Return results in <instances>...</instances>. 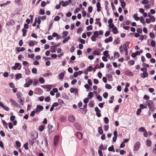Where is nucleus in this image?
I'll use <instances>...</instances> for the list:
<instances>
[{
    "label": "nucleus",
    "instance_id": "obj_1",
    "mask_svg": "<svg viewBox=\"0 0 156 156\" xmlns=\"http://www.w3.org/2000/svg\"><path fill=\"white\" fill-rule=\"evenodd\" d=\"M146 103L151 112L153 111L156 109V108L154 105V102L152 100H148L146 101Z\"/></svg>",
    "mask_w": 156,
    "mask_h": 156
},
{
    "label": "nucleus",
    "instance_id": "obj_2",
    "mask_svg": "<svg viewBox=\"0 0 156 156\" xmlns=\"http://www.w3.org/2000/svg\"><path fill=\"white\" fill-rule=\"evenodd\" d=\"M34 137L33 138H32V140H31L29 142L30 145V146H32L34 144V140L36 139L38 137V133L37 132H35L34 133Z\"/></svg>",
    "mask_w": 156,
    "mask_h": 156
},
{
    "label": "nucleus",
    "instance_id": "obj_3",
    "mask_svg": "<svg viewBox=\"0 0 156 156\" xmlns=\"http://www.w3.org/2000/svg\"><path fill=\"white\" fill-rule=\"evenodd\" d=\"M43 109V107L40 105H37L36 108L35 109L36 114H38Z\"/></svg>",
    "mask_w": 156,
    "mask_h": 156
},
{
    "label": "nucleus",
    "instance_id": "obj_4",
    "mask_svg": "<svg viewBox=\"0 0 156 156\" xmlns=\"http://www.w3.org/2000/svg\"><path fill=\"white\" fill-rule=\"evenodd\" d=\"M74 126L77 130L79 131H81L82 129V127L78 123H74Z\"/></svg>",
    "mask_w": 156,
    "mask_h": 156
},
{
    "label": "nucleus",
    "instance_id": "obj_5",
    "mask_svg": "<svg viewBox=\"0 0 156 156\" xmlns=\"http://www.w3.org/2000/svg\"><path fill=\"white\" fill-rule=\"evenodd\" d=\"M59 137L58 136H55L54 139V144L55 146L58 145V143L59 142Z\"/></svg>",
    "mask_w": 156,
    "mask_h": 156
},
{
    "label": "nucleus",
    "instance_id": "obj_6",
    "mask_svg": "<svg viewBox=\"0 0 156 156\" xmlns=\"http://www.w3.org/2000/svg\"><path fill=\"white\" fill-rule=\"evenodd\" d=\"M140 76L142 78H144L148 76V74L147 72L146 71L144 72L143 73H140Z\"/></svg>",
    "mask_w": 156,
    "mask_h": 156
},
{
    "label": "nucleus",
    "instance_id": "obj_7",
    "mask_svg": "<svg viewBox=\"0 0 156 156\" xmlns=\"http://www.w3.org/2000/svg\"><path fill=\"white\" fill-rule=\"evenodd\" d=\"M69 121L71 122H73L75 121V117L73 115H69L68 117Z\"/></svg>",
    "mask_w": 156,
    "mask_h": 156
},
{
    "label": "nucleus",
    "instance_id": "obj_8",
    "mask_svg": "<svg viewBox=\"0 0 156 156\" xmlns=\"http://www.w3.org/2000/svg\"><path fill=\"white\" fill-rule=\"evenodd\" d=\"M10 101L12 104L15 106H16V107H18V106L19 105L13 99H10Z\"/></svg>",
    "mask_w": 156,
    "mask_h": 156
},
{
    "label": "nucleus",
    "instance_id": "obj_9",
    "mask_svg": "<svg viewBox=\"0 0 156 156\" xmlns=\"http://www.w3.org/2000/svg\"><path fill=\"white\" fill-rule=\"evenodd\" d=\"M70 91L71 93H73V94L76 95V94L77 93V89L76 88H74L71 87L70 89Z\"/></svg>",
    "mask_w": 156,
    "mask_h": 156
},
{
    "label": "nucleus",
    "instance_id": "obj_10",
    "mask_svg": "<svg viewBox=\"0 0 156 156\" xmlns=\"http://www.w3.org/2000/svg\"><path fill=\"white\" fill-rule=\"evenodd\" d=\"M76 135L78 138L79 140H81L82 138V135L81 133L77 132L76 133Z\"/></svg>",
    "mask_w": 156,
    "mask_h": 156
},
{
    "label": "nucleus",
    "instance_id": "obj_11",
    "mask_svg": "<svg viewBox=\"0 0 156 156\" xmlns=\"http://www.w3.org/2000/svg\"><path fill=\"white\" fill-rule=\"evenodd\" d=\"M59 4L62 5L63 7H65L67 6L69 4V3L67 1H66L64 2L63 1H62L60 2Z\"/></svg>",
    "mask_w": 156,
    "mask_h": 156
},
{
    "label": "nucleus",
    "instance_id": "obj_12",
    "mask_svg": "<svg viewBox=\"0 0 156 156\" xmlns=\"http://www.w3.org/2000/svg\"><path fill=\"white\" fill-rule=\"evenodd\" d=\"M119 1L121 3V5L122 8L124 9L126 5V3L124 1V0H119Z\"/></svg>",
    "mask_w": 156,
    "mask_h": 156
},
{
    "label": "nucleus",
    "instance_id": "obj_13",
    "mask_svg": "<svg viewBox=\"0 0 156 156\" xmlns=\"http://www.w3.org/2000/svg\"><path fill=\"white\" fill-rule=\"evenodd\" d=\"M97 11L98 12H99L101 10V4L100 2H98L97 3Z\"/></svg>",
    "mask_w": 156,
    "mask_h": 156
},
{
    "label": "nucleus",
    "instance_id": "obj_14",
    "mask_svg": "<svg viewBox=\"0 0 156 156\" xmlns=\"http://www.w3.org/2000/svg\"><path fill=\"white\" fill-rule=\"evenodd\" d=\"M68 32L67 31H64L62 33V37L63 39H64L68 35Z\"/></svg>",
    "mask_w": 156,
    "mask_h": 156
},
{
    "label": "nucleus",
    "instance_id": "obj_15",
    "mask_svg": "<svg viewBox=\"0 0 156 156\" xmlns=\"http://www.w3.org/2000/svg\"><path fill=\"white\" fill-rule=\"evenodd\" d=\"M112 32L115 34H117L118 33V31L117 30L116 27L115 26L114 27L112 28Z\"/></svg>",
    "mask_w": 156,
    "mask_h": 156
},
{
    "label": "nucleus",
    "instance_id": "obj_16",
    "mask_svg": "<svg viewBox=\"0 0 156 156\" xmlns=\"http://www.w3.org/2000/svg\"><path fill=\"white\" fill-rule=\"evenodd\" d=\"M98 132L100 134H101L103 133V130L102 129V126H100L98 127Z\"/></svg>",
    "mask_w": 156,
    "mask_h": 156
},
{
    "label": "nucleus",
    "instance_id": "obj_17",
    "mask_svg": "<svg viewBox=\"0 0 156 156\" xmlns=\"http://www.w3.org/2000/svg\"><path fill=\"white\" fill-rule=\"evenodd\" d=\"M62 96L63 98L66 99H68L69 98V97L65 93H62Z\"/></svg>",
    "mask_w": 156,
    "mask_h": 156
},
{
    "label": "nucleus",
    "instance_id": "obj_18",
    "mask_svg": "<svg viewBox=\"0 0 156 156\" xmlns=\"http://www.w3.org/2000/svg\"><path fill=\"white\" fill-rule=\"evenodd\" d=\"M80 110H81L80 111L81 112L82 114H85L87 112V110H86V109L84 108H80Z\"/></svg>",
    "mask_w": 156,
    "mask_h": 156
},
{
    "label": "nucleus",
    "instance_id": "obj_19",
    "mask_svg": "<svg viewBox=\"0 0 156 156\" xmlns=\"http://www.w3.org/2000/svg\"><path fill=\"white\" fill-rule=\"evenodd\" d=\"M119 41H120V40H119V38H117L114 41V42H113V44L115 45L119 43Z\"/></svg>",
    "mask_w": 156,
    "mask_h": 156
},
{
    "label": "nucleus",
    "instance_id": "obj_20",
    "mask_svg": "<svg viewBox=\"0 0 156 156\" xmlns=\"http://www.w3.org/2000/svg\"><path fill=\"white\" fill-rule=\"evenodd\" d=\"M147 145L148 146H151V142L149 140H146Z\"/></svg>",
    "mask_w": 156,
    "mask_h": 156
},
{
    "label": "nucleus",
    "instance_id": "obj_21",
    "mask_svg": "<svg viewBox=\"0 0 156 156\" xmlns=\"http://www.w3.org/2000/svg\"><path fill=\"white\" fill-rule=\"evenodd\" d=\"M119 56V54L118 52H115L114 53V57L115 58H118Z\"/></svg>",
    "mask_w": 156,
    "mask_h": 156
},
{
    "label": "nucleus",
    "instance_id": "obj_22",
    "mask_svg": "<svg viewBox=\"0 0 156 156\" xmlns=\"http://www.w3.org/2000/svg\"><path fill=\"white\" fill-rule=\"evenodd\" d=\"M103 55L107 57L108 56L110 57V55L108 54V51H105L103 52Z\"/></svg>",
    "mask_w": 156,
    "mask_h": 156
},
{
    "label": "nucleus",
    "instance_id": "obj_23",
    "mask_svg": "<svg viewBox=\"0 0 156 156\" xmlns=\"http://www.w3.org/2000/svg\"><path fill=\"white\" fill-rule=\"evenodd\" d=\"M135 62L133 60H130L128 62V64L130 66H131L134 64Z\"/></svg>",
    "mask_w": 156,
    "mask_h": 156
},
{
    "label": "nucleus",
    "instance_id": "obj_24",
    "mask_svg": "<svg viewBox=\"0 0 156 156\" xmlns=\"http://www.w3.org/2000/svg\"><path fill=\"white\" fill-rule=\"evenodd\" d=\"M70 38V37L69 36H68L66 38H65L62 41V42L63 43H65Z\"/></svg>",
    "mask_w": 156,
    "mask_h": 156
},
{
    "label": "nucleus",
    "instance_id": "obj_25",
    "mask_svg": "<svg viewBox=\"0 0 156 156\" xmlns=\"http://www.w3.org/2000/svg\"><path fill=\"white\" fill-rule=\"evenodd\" d=\"M22 77V76L20 73L17 74L16 75V78L17 79H19Z\"/></svg>",
    "mask_w": 156,
    "mask_h": 156
},
{
    "label": "nucleus",
    "instance_id": "obj_26",
    "mask_svg": "<svg viewBox=\"0 0 156 156\" xmlns=\"http://www.w3.org/2000/svg\"><path fill=\"white\" fill-rule=\"evenodd\" d=\"M48 128L49 129V133H51L52 132V130H50V129H51L52 127V126L50 124H49L48 126Z\"/></svg>",
    "mask_w": 156,
    "mask_h": 156
},
{
    "label": "nucleus",
    "instance_id": "obj_27",
    "mask_svg": "<svg viewBox=\"0 0 156 156\" xmlns=\"http://www.w3.org/2000/svg\"><path fill=\"white\" fill-rule=\"evenodd\" d=\"M44 126L41 125L39 126L38 129L40 131L42 132L44 129Z\"/></svg>",
    "mask_w": 156,
    "mask_h": 156
},
{
    "label": "nucleus",
    "instance_id": "obj_28",
    "mask_svg": "<svg viewBox=\"0 0 156 156\" xmlns=\"http://www.w3.org/2000/svg\"><path fill=\"white\" fill-rule=\"evenodd\" d=\"M104 120L105 124H107L109 122L108 119L107 117H105L104 118Z\"/></svg>",
    "mask_w": 156,
    "mask_h": 156
},
{
    "label": "nucleus",
    "instance_id": "obj_29",
    "mask_svg": "<svg viewBox=\"0 0 156 156\" xmlns=\"http://www.w3.org/2000/svg\"><path fill=\"white\" fill-rule=\"evenodd\" d=\"M108 150L109 151H112L113 152H115V150L114 148V147H109Z\"/></svg>",
    "mask_w": 156,
    "mask_h": 156
},
{
    "label": "nucleus",
    "instance_id": "obj_30",
    "mask_svg": "<svg viewBox=\"0 0 156 156\" xmlns=\"http://www.w3.org/2000/svg\"><path fill=\"white\" fill-rule=\"evenodd\" d=\"M3 125L5 127V128H7V123L4 120L2 121Z\"/></svg>",
    "mask_w": 156,
    "mask_h": 156
},
{
    "label": "nucleus",
    "instance_id": "obj_31",
    "mask_svg": "<svg viewBox=\"0 0 156 156\" xmlns=\"http://www.w3.org/2000/svg\"><path fill=\"white\" fill-rule=\"evenodd\" d=\"M59 77L61 79H62L64 78V73H61L59 74Z\"/></svg>",
    "mask_w": 156,
    "mask_h": 156
},
{
    "label": "nucleus",
    "instance_id": "obj_32",
    "mask_svg": "<svg viewBox=\"0 0 156 156\" xmlns=\"http://www.w3.org/2000/svg\"><path fill=\"white\" fill-rule=\"evenodd\" d=\"M38 83V80L35 79L33 83V85L34 86H36L37 84Z\"/></svg>",
    "mask_w": 156,
    "mask_h": 156
},
{
    "label": "nucleus",
    "instance_id": "obj_33",
    "mask_svg": "<svg viewBox=\"0 0 156 156\" xmlns=\"http://www.w3.org/2000/svg\"><path fill=\"white\" fill-rule=\"evenodd\" d=\"M105 87L106 88L108 89H111L112 88V86L108 84H106Z\"/></svg>",
    "mask_w": 156,
    "mask_h": 156
},
{
    "label": "nucleus",
    "instance_id": "obj_34",
    "mask_svg": "<svg viewBox=\"0 0 156 156\" xmlns=\"http://www.w3.org/2000/svg\"><path fill=\"white\" fill-rule=\"evenodd\" d=\"M137 13L134 14L133 15V17L134 18V19L138 21L139 19V18L138 17H137Z\"/></svg>",
    "mask_w": 156,
    "mask_h": 156
},
{
    "label": "nucleus",
    "instance_id": "obj_35",
    "mask_svg": "<svg viewBox=\"0 0 156 156\" xmlns=\"http://www.w3.org/2000/svg\"><path fill=\"white\" fill-rule=\"evenodd\" d=\"M94 101H90L89 104V105L91 107H92L94 106Z\"/></svg>",
    "mask_w": 156,
    "mask_h": 156
},
{
    "label": "nucleus",
    "instance_id": "obj_36",
    "mask_svg": "<svg viewBox=\"0 0 156 156\" xmlns=\"http://www.w3.org/2000/svg\"><path fill=\"white\" fill-rule=\"evenodd\" d=\"M145 130H146L144 127H140L138 129V131H140L141 132H144Z\"/></svg>",
    "mask_w": 156,
    "mask_h": 156
},
{
    "label": "nucleus",
    "instance_id": "obj_37",
    "mask_svg": "<svg viewBox=\"0 0 156 156\" xmlns=\"http://www.w3.org/2000/svg\"><path fill=\"white\" fill-rule=\"evenodd\" d=\"M140 20L141 23L145 24L144 19L142 17H140Z\"/></svg>",
    "mask_w": 156,
    "mask_h": 156
},
{
    "label": "nucleus",
    "instance_id": "obj_38",
    "mask_svg": "<svg viewBox=\"0 0 156 156\" xmlns=\"http://www.w3.org/2000/svg\"><path fill=\"white\" fill-rule=\"evenodd\" d=\"M92 26L91 25H89L88 26L87 28V31L92 30Z\"/></svg>",
    "mask_w": 156,
    "mask_h": 156
},
{
    "label": "nucleus",
    "instance_id": "obj_39",
    "mask_svg": "<svg viewBox=\"0 0 156 156\" xmlns=\"http://www.w3.org/2000/svg\"><path fill=\"white\" fill-rule=\"evenodd\" d=\"M93 55H99L100 54L98 51L96 50L93 52Z\"/></svg>",
    "mask_w": 156,
    "mask_h": 156
},
{
    "label": "nucleus",
    "instance_id": "obj_40",
    "mask_svg": "<svg viewBox=\"0 0 156 156\" xmlns=\"http://www.w3.org/2000/svg\"><path fill=\"white\" fill-rule=\"evenodd\" d=\"M86 70L87 71L89 72H90L92 70V67L91 66H89L87 68Z\"/></svg>",
    "mask_w": 156,
    "mask_h": 156
},
{
    "label": "nucleus",
    "instance_id": "obj_41",
    "mask_svg": "<svg viewBox=\"0 0 156 156\" xmlns=\"http://www.w3.org/2000/svg\"><path fill=\"white\" fill-rule=\"evenodd\" d=\"M39 81L40 82L42 83H44L45 81L43 78H40L39 79Z\"/></svg>",
    "mask_w": 156,
    "mask_h": 156
},
{
    "label": "nucleus",
    "instance_id": "obj_42",
    "mask_svg": "<svg viewBox=\"0 0 156 156\" xmlns=\"http://www.w3.org/2000/svg\"><path fill=\"white\" fill-rule=\"evenodd\" d=\"M32 72L33 73H36L37 72V70L36 68H33L32 69Z\"/></svg>",
    "mask_w": 156,
    "mask_h": 156
},
{
    "label": "nucleus",
    "instance_id": "obj_43",
    "mask_svg": "<svg viewBox=\"0 0 156 156\" xmlns=\"http://www.w3.org/2000/svg\"><path fill=\"white\" fill-rule=\"evenodd\" d=\"M94 95L93 93L92 92H89L88 95V96L90 98H92L93 97Z\"/></svg>",
    "mask_w": 156,
    "mask_h": 156
},
{
    "label": "nucleus",
    "instance_id": "obj_44",
    "mask_svg": "<svg viewBox=\"0 0 156 156\" xmlns=\"http://www.w3.org/2000/svg\"><path fill=\"white\" fill-rule=\"evenodd\" d=\"M149 1L148 0H143L142 1V3L143 4H148Z\"/></svg>",
    "mask_w": 156,
    "mask_h": 156
},
{
    "label": "nucleus",
    "instance_id": "obj_45",
    "mask_svg": "<svg viewBox=\"0 0 156 156\" xmlns=\"http://www.w3.org/2000/svg\"><path fill=\"white\" fill-rule=\"evenodd\" d=\"M47 89V91H49L51 89V87H53V86L51 85H49Z\"/></svg>",
    "mask_w": 156,
    "mask_h": 156
},
{
    "label": "nucleus",
    "instance_id": "obj_46",
    "mask_svg": "<svg viewBox=\"0 0 156 156\" xmlns=\"http://www.w3.org/2000/svg\"><path fill=\"white\" fill-rule=\"evenodd\" d=\"M142 29L141 28H138L136 30V31L139 34H141L142 33Z\"/></svg>",
    "mask_w": 156,
    "mask_h": 156
},
{
    "label": "nucleus",
    "instance_id": "obj_47",
    "mask_svg": "<svg viewBox=\"0 0 156 156\" xmlns=\"http://www.w3.org/2000/svg\"><path fill=\"white\" fill-rule=\"evenodd\" d=\"M35 112H36L35 111H32L31 112V113L30 114V116L32 117L34 116Z\"/></svg>",
    "mask_w": 156,
    "mask_h": 156
},
{
    "label": "nucleus",
    "instance_id": "obj_48",
    "mask_svg": "<svg viewBox=\"0 0 156 156\" xmlns=\"http://www.w3.org/2000/svg\"><path fill=\"white\" fill-rule=\"evenodd\" d=\"M150 37L152 39L154 38L155 37L154 34L153 33H150Z\"/></svg>",
    "mask_w": 156,
    "mask_h": 156
},
{
    "label": "nucleus",
    "instance_id": "obj_49",
    "mask_svg": "<svg viewBox=\"0 0 156 156\" xmlns=\"http://www.w3.org/2000/svg\"><path fill=\"white\" fill-rule=\"evenodd\" d=\"M150 20L152 22H154L155 20V18L153 16H150Z\"/></svg>",
    "mask_w": 156,
    "mask_h": 156
},
{
    "label": "nucleus",
    "instance_id": "obj_50",
    "mask_svg": "<svg viewBox=\"0 0 156 156\" xmlns=\"http://www.w3.org/2000/svg\"><path fill=\"white\" fill-rule=\"evenodd\" d=\"M89 101V98H86L83 100V102L85 104H86Z\"/></svg>",
    "mask_w": 156,
    "mask_h": 156
},
{
    "label": "nucleus",
    "instance_id": "obj_51",
    "mask_svg": "<svg viewBox=\"0 0 156 156\" xmlns=\"http://www.w3.org/2000/svg\"><path fill=\"white\" fill-rule=\"evenodd\" d=\"M50 100H51V99L49 97H47L44 99L45 101L46 102H49L50 101Z\"/></svg>",
    "mask_w": 156,
    "mask_h": 156
},
{
    "label": "nucleus",
    "instance_id": "obj_52",
    "mask_svg": "<svg viewBox=\"0 0 156 156\" xmlns=\"http://www.w3.org/2000/svg\"><path fill=\"white\" fill-rule=\"evenodd\" d=\"M108 93L106 92L104 93L103 94V96L105 98H107L108 97Z\"/></svg>",
    "mask_w": 156,
    "mask_h": 156
},
{
    "label": "nucleus",
    "instance_id": "obj_53",
    "mask_svg": "<svg viewBox=\"0 0 156 156\" xmlns=\"http://www.w3.org/2000/svg\"><path fill=\"white\" fill-rule=\"evenodd\" d=\"M46 5V3L45 1H43L41 2V5L42 7H44Z\"/></svg>",
    "mask_w": 156,
    "mask_h": 156
},
{
    "label": "nucleus",
    "instance_id": "obj_54",
    "mask_svg": "<svg viewBox=\"0 0 156 156\" xmlns=\"http://www.w3.org/2000/svg\"><path fill=\"white\" fill-rule=\"evenodd\" d=\"M99 35L98 32L97 31H95L94 33V35L93 36H94L95 37H97Z\"/></svg>",
    "mask_w": 156,
    "mask_h": 156
},
{
    "label": "nucleus",
    "instance_id": "obj_55",
    "mask_svg": "<svg viewBox=\"0 0 156 156\" xmlns=\"http://www.w3.org/2000/svg\"><path fill=\"white\" fill-rule=\"evenodd\" d=\"M151 45L152 47H154L155 45V42L154 41L152 40L151 43Z\"/></svg>",
    "mask_w": 156,
    "mask_h": 156
},
{
    "label": "nucleus",
    "instance_id": "obj_56",
    "mask_svg": "<svg viewBox=\"0 0 156 156\" xmlns=\"http://www.w3.org/2000/svg\"><path fill=\"white\" fill-rule=\"evenodd\" d=\"M61 122H64L66 121V118L64 117H62L60 118Z\"/></svg>",
    "mask_w": 156,
    "mask_h": 156
},
{
    "label": "nucleus",
    "instance_id": "obj_57",
    "mask_svg": "<svg viewBox=\"0 0 156 156\" xmlns=\"http://www.w3.org/2000/svg\"><path fill=\"white\" fill-rule=\"evenodd\" d=\"M88 10L89 13H91L92 11V7L91 6H90L88 8Z\"/></svg>",
    "mask_w": 156,
    "mask_h": 156
},
{
    "label": "nucleus",
    "instance_id": "obj_58",
    "mask_svg": "<svg viewBox=\"0 0 156 156\" xmlns=\"http://www.w3.org/2000/svg\"><path fill=\"white\" fill-rule=\"evenodd\" d=\"M9 23L13 25L14 24V22L13 20H11L9 22L7 23V25H9Z\"/></svg>",
    "mask_w": 156,
    "mask_h": 156
},
{
    "label": "nucleus",
    "instance_id": "obj_59",
    "mask_svg": "<svg viewBox=\"0 0 156 156\" xmlns=\"http://www.w3.org/2000/svg\"><path fill=\"white\" fill-rule=\"evenodd\" d=\"M40 14L43 15L44 14L45 12L44 10H43L42 9H41L40 11Z\"/></svg>",
    "mask_w": 156,
    "mask_h": 156
},
{
    "label": "nucleus",
    "instance_id": "obj_60",
    "mask_svg": "<svg viewBox=\"0 0 156 156\" xmlns=\"http://www.w3.org/2000/svg\"><path fill=\"white\" fill-rule=\"evenodd\" d=\"M60 18L59 17V16H56L54 18V20L55 21H57L59 20Z\"/></svg>",
    "mask_w": 156,
    "mask_h": 156
},
{
    "label": "nucleus",
    "instance_id": "obj_61",
    "mask_svg": "<svg viewBox=\"0 0 156 156\" xmlns=\"http://www.w3.org/2000/svg\"><path fill=\"white\" fill-rule=\"evenodd\" d=\"M146 56L147 58H150L151 57V54L149 53H147L146 54Z\"/></svg>",
    "mask_w": 156,
    "mask_h": 156
},
{
    "label": "nucleus",
    "instance_id": "obj_62",
    "mask_svg": "<svg viewBox=\"0 0 156 156\" xmlns=\"http://www.w3.org/2000/svg\"><path fill=\"white\" fill-rule=\"evenodd\" d=\"M141 112V109L140 108H138L137 109V111L136 112V114L137 115H138L140 114Z\"/></svg>",
    "mask_w": 156,
    "mask_h": 156
},
{
    "label": "nucleus",
    "instance_id": "obj_63",
    "mask_svg": "<svg viewBox=\"0 0 156 156\" xmlns=\"http://www.w3.org/2000/svg\"><path fill=\"white\" fill-rule=\"evenodd\" d=\"M28 56L29 58H33L34 57V55L33 54H31V55H28Z\"/></svg>",
    "mask_w": 156,
    "mask_h": 156
},
{
    "label": "nucleus",
    "instance_id": "obj_64",
    "mask_svg": "<svg viewBox=\"0 0 156 156\" xmlns=\"http://www.w3.org/2000/svg\"><path fill=\"white\" fill-rule=\"evenodd\" d=\"M34 44V42L33 41H30L29 43V45L31 46H33Z\"/></svg>",
    "mask_w": 156,
    "mask_h": 156
}]
</instances>
